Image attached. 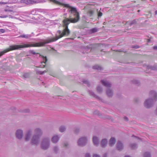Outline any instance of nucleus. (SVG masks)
<instances>
[{"instance_id": "2eb2a0df", "label": "nucleus", "mask_w": 157, "mask_h": 157, "mask_svg": "<svg viewBox=\"0 0 157 157\" xmlns=\"http://www.w3.org/2000/svg\"><path fill=\"white\" fill-rule=\"evenodd\" d=\"M31 36V35L23 34L20 35L18 37L19 38L22 37L26 39H28L30 38Z\"/></svg>"}, {"instance_id": "dca6fc26", "label": "nucleus", "mask_w": 157, "mask_h": 157, "mask_svg": "<svg viewBox=\"0 0 157 157\" xmlns=\"http://www.w3.org/2000/svg\"><path fill=\"white\" fill-rule=\"evenodd\" d=\"M53 150L54 152L57 153L59 151V147L57 145H56L54 146L53 148Z\"/></svg>"}, {"instance_id": "1a4fd4ad", "label": "nucleus", "mask_w": 157, "mask_h": 157, "mask_svg": "<svg viewBox=\"0 0 157 157\" xmlns=\"http://www.w3.org/2000/svg\"><path fill=\"white\" fill-rule=\"evenodd\" d=\"M40 56L41 58L42 61L41 62V65H40L39 67L41 68H44L45 67V64L47 61V59L46 56L40 55Z\"/></svg>"}, {"instance_id": "cd10ccee", "label": "nucleus", "mask_w": 157, "mask_h": 157, "mask_svg": "<svg viewBox=\"0 0 157 157\" xmlns=\"http://www.w3.org/2000/svg\"><path fill=\"white\" fill-rule=\"evenodd\" d=\"M83 82L84 83L87 84L88 86H89V82L88 80L84 79L83 81Z\"/></svg>"}, {"instance_id": "603ef678", "label": "nucleus", "mask_w": 157, "mask_h": 157, "mask_svg": "<svg viewBox=\"0 0 157 157\" xmlns=\"http://www.w3.org/2000/svg\"><path fill=\"white\" fill-rule=\"evenodd\" d=\"M149 41H150V40H149H149H148V41H147V42H149Z\"/></svg>"}, {"instance_id": "412c9836", "label": "nucleus", "mask_w": 157, "mask_h": 157, "mask_svg": "<svg viewBox=\"0 0 157 157\" xmlns=\"http://www.w3.org/2000/svg\"><path fill=\"white\" fill-rule=\"evenodd\" d=\"M93 13V11L92 10H88L87 13V15L90 17H91Z\"/></svg>"}, {"instance_id": "e433bc0d", "label": "nucleus", "mask_w": 157, "mask_h": 157, "mask_svg": "<svg viewBox=\"0 0 157 157\" xmlns=\"http://www.w3.org/2000/svg\"><path fill=\"white\" fill-rule=\"evenodd\" d=\"M9 16L7 15H2L0 16L1 18H6L8 17Z\"/></svg>"}, {"instance_id": "0eeeda50", "label": "nucleus", "mask_w": 157, "mask_h": 157, "mask_svg": "<svg viewBox=\"0 0 157 157\" xmlns=\"http://www.w3.org/2000/svg\"><path fill=\"white\" fill-rule=\"evenodd\" d=\"M32 131L31 129L28 130L27 131L24 137V140L25 141L28 142L30 140L32 136Z\"/></svg>"}, {"instance_id": "4468645a", "label": "nucleus", "mask_w": 157, "mask_h": 157, "mask_svg": "<svg viewBox=\"0 0 157 157\" xmlns=\"http://www.w3.org/2000/svg\"><path fill=\"white\" fill-rule=\"evenodd\" d=\"M116 140L113 137H111L109 140V145L111 147H112L115 144Z\"/></svg>"}, {"instance_id": "c9c22d12", "label": "nucleus", "mask_w": 157, "mask_h": 157, "mask_svg": "<svg viewBox=\"0 0 157 157\" xmlns=\"http://www.w3.org/2000/svg\"><path fill=\"white\" fill-rule=\"evenodd\" d=\"M29 74L28 73H25L24 75V77L25 78H27L29 77Z\"/></svg>"}, {"instance_id": "37998d69", "label": "nucleus", "mask_w": 157, "mask_h": 157, "mask_svg": "<svg viewBox=\"0 0 157 157\" xmlns=\"http://www.w3.org/2000/svg\"><path fill=\"white\" fill-rule=\"evenodd\" d=\"M103 157H107V154L106 153L103 156Z\"/></svg>"}, {"instance_id": "58836bf2", "label": "nucleus", "mask_w": 157, "mask_h": 157, "mask_svg": "<svg viewBox=\"0 0 157 157\" xmlns=\"http://www.w3.org/2000/svg\"><path fill=\"white\" fill-rule=\"evenodd\" d=\"M0 32L2 33H4L5 32V30L3 29H0Z\"/></svg>"}, {"instance_id": "6e6552de", "label": "nucleus", "mask_w": 157, "mask_h": 157, "mask_svg": "<svg viewBox=\"0 0 157 157\" xmlns=\"http://www.w3.org/2000/svg\"><path fill=\"white\" fill-rule=\"evenodd\" d=\"M60 138L59 135H55L53 136L51 139V140L52 143L56 144L58 142Z\"/></svg>"}, {"instance_id": "39448f33", "label": "nucleus", "mask_w": 157, "mask_h": 157, "mask_svg": "<svg viewBox=\"0 0 157 157\" xmlns=\"http://www.w3.org/2000/svg\"><path fill=\"white\" fill-rule=\"evenodd\" d=\"M87 142V139L86 137H82L78 140V143L79 146L83 147L85 146Z\"/></svg>"}, {"instance_id": "f03ea898", "label": "nucleus", "mask_w": 157, "mask_h": 157, "mask_svg": "<svg viewBox=\"0 0 157 157\" xmlns=\"http://www.w3.org/2000/svg\"><path fill=\"white\" fill-rule=\"evenodd\" d=\"M50 138L48 137H44L42 140L41 143V148L44 150L48 149L50 147Z\"/></svg>"}, {"instance_id": "8fccbe9b", "label": "nucleus", "mask_w": 157, "mask_h": 157, "mask_svg": "<svg viewBox=\"0 0 157 157\" xmlns=\"http://www.w3.org/2000/svg\"><path fill=\"white\" fill-rule=\"evenodd\" d=\"M155 14H157V10H156V11H155Z\"/></svg>"}, {"instance_id": "72a5a7b5", "label": "nucleus", "mask_w": 157, "mask_h": 157, "mask_svg": "<svg viewBox=\"0 0 157 157\" xmlns=\"http://www.w3.org/2000/svg\"><path fill=\"white\" fill-rule=\"evenodd\" d=\"M85 157H91V156L90 153H86L85 155Z\"/></svg>"}, {"instance_id": "13d9d810", "label": "nucleus", "mask_w": 157, "mask_h": 157, "mask_svg": "<svg viewBox=\"0 0 157 157\" xmlns=\"http://www.w3.org/2000/svg\"><path fill=\"white\" fill-rule=\"evenodd\" d=\"M83 17L85 18V16H84Z\"/></svg>"}, {"instance_id": "c756f323", "label": "nucleus", "mask_w": 157, "mask_h": 157, "mask_svg": "<svg viewBox=\"0 0 157 157\" xmlns=\"http://www.w3.org/2000/svg\"><path fill=\"white\" fill-rule=\"evenodd\" d=\"M63 145L65 147H67L69 146V144L67 142H64Z\"/></svg>"}, {"instance_id": "f257e3e1", "label": "nucleus", "mask_w": 157, "mask_h": 157, "mask_svg": "<svg viewBox=\"0 0 157 157\" xmlns=\"http://www.w3.org/2000/svg\"><path fill=\"white\" fill-rule=\"evenodd\" d=\"M34 134L31 140V143L33 145L37 146L40 143V139L43 134V131L41 128H37L34 130Z\"/></svg>"}, {"instance_id": "09e8293b", "label": "nucleus", "mask_w": 157, "mask_h": 157, "mask_svg": "<svg viewBox=\"0 0 157 157\" xmlns=\"http://www.w3.org/2000/svg\"><path fill=\"white\" fill-rule=\"evenodd\" d=\"M29 109H27V111H26V112H26V113L29 112Z\"/></svg>"}, {"instance_id": "a19ab883", "label": "nucleus", "mask_w": 157, "mask_h": 157, "mask_svg": "<svg viewBox=\"0 0 157 157\" xmlns=\"http://www.w3.org/2000/svg\"><path fill=\"white\" fill-rule=\"evenodd\" d=\"M99 113L98 111H96L94 112V114H98V115H99Z\"/></svg>"}, {"instance_id": "a878e982", "label": "nucleus", "mask_w": 157, "mask_h": 157, "mask_svg": "<svg viewBox=\"0 0 157 157\" xmlns=\"http://www.w3.org/2000/svg\"><path fill=\"white\" fill-rule=\"evenodd\" d=\"M47 71L44 70V71H39L37 72V74H40L41 75H43L44 73L47 72Z\"/></svg>"}, {"instance_id": "473e14b6", "label": "nucleus", "mask_w": 157, "mask_h": 157, "mask_svg": "<svg viewBox=\"0 0 157 157\" xmlns=\"http://www.w3.org/2000/svg\"><path fill=\"white\" fill-rule=\"evenodd\" d=\"M133 83L135 84H138L139 83V82L137 80H134L132 81Z\"/></svg>"}, {"instance_id": "b1692460", "label": "nucleus", "mask_w": 157, "mask_h": 157, "mask_svg": "<svg viewBox=\"0 0 157 157\" xmlns=\"http://www.w3.org/2000/svg\"><path fill=\"white\" fill-rule=\"evenodd\" d=\"M148 68H150L151 69L153 70H157V67L156 66H148Z\"/></svg>"}, {"instance_id": "c03bdc74", "label": "nucleus", "mask_w": 157, "mask_h": 157, "mask_svg": "<svg viewBox=\"0 0 157 157\" xmlns=\"http://www.w3.org/2000/svg\"><path fill=\"white\" fill-rule=\"evenodd\" d=\"M153 48L157 50V46H154Z\"/></svg>"}, {"instance_id": "5fc2aeb1", "label": "nucleus", "mask_w": 157, "mask_h": 157, "mask_svg": "<svg viewBox=\"0 0 157 157\" xmlns=\"http://www.w3.org/2000/svg\"><path fill=\"white\" fill-rule=\"evenodd\" d=\"M140 10H138V12H140Z\"/></svg>"}, {"instance_id": "3c124183", "label": "nucleus", "mask_w": 157, "mask_h": 157, "mask_svg": "<svg viewBox=\"0 0 157 157\" xmlns=\"http://www.w3.org/2000/svg\"><path fill=\"white\" fill-rule=\"evenodd\" d=\"M124 157H130L129 156L127 155V156H125Z\"/></svg>"}, {"instance_id": "2f4dec72", "label": "nucleus", "mask_w": 157, "mask_h": 157, "mask_svg": "<svg viewBox=\"0 0 157 157\" xmlns=\"http://www.w3.org/2000/svg\"><path fill=\"white\" fill-rule=\"evenodd\" d=\"M136 23V20H135L132 21V22H130L129 24L131 25H132V24H135Z\"/></svg>"}, {"instance_id": "4c0bfd02", "label": "nucleus", "mask_w": 157, "mask_h": 157, "mask_svg": "<svg viewBox=\"0 0 157 157\" xmlns=\"http://www.w3.org/2000/svg\"><path fill=\"white\" fill-rule=\"evenodd\" d=\"M93 157H101L98 154H95L93 155Z\"/></svg>"}, {"instance_id": "423d86ee", "label": "nucleus", "mask_w": 157, "mask_h": 157, "mask_svg": "<svg viewBox=\"0 0 157 157\" xmlns=\"http://www.w3.org/2000/svg\"><path fill=\"white\" fill-rule=\"evenodd\" d=\"M15 134L16 137L17 139L21 140L23 136V130L20 129H17L16 131Z\"/></svg>"}, {"instance_id": "f3484780", "label": "nucleus", "mask_w": 157, "mask_h": 157, "mask_svg": "<svg viewBox=\"0 0 157 157\" xmlns=\"http://www.w3.org/2000/svg\"><path fill=\"white\" fill-rule=\"evenodd\" d=\"M23 2L26 4H32L35 3L34 1L32 0H23Z\"/></svg>"}, {"instance_id": "f8f14e48", "label": "nucleus", "mask_w": 157, "mask_h": 157, "mask_svg": "<svg viewBox=\"0 0 157 157\" xmlns=\"http://www.w3.org/2000/svg\"><path fill=\"white\" fill-rule=\"evenodd\" d=\"M123 147L124 146L122 143L120 141H118L117 144V149L119 151H121L123 149Z\"/></svg>"}, {"instance_id": "49530a36", "label": "nucleus", "mask_w": 157, "mask_h": 157, "mask_svg": "<svg viewBox=\"0 0 157 157\" xmlns=\"http://www.w3.org/2000/svg\"><path fill=\"white\" fill-rule=\"evenodd\" d=\"M134 48H138V47L137 46H134Z\"/></svg>"}, {"instance_id": "864d4df0", "label": "nucleus", "mask_w": 157, "mask_h": 157, "mask_svg": "<svg viewBox=\"0 0 157 157\" xmlns=\"http://www.w3.org/2000/svg\"><path fill=\"white\" fill-rule=\"evenodd\" d=\"M5 11H8V10H5ZM12 10H8V11H12Z\"/></svg>"}, {"instance_id": "de8ad7c7", "label": "nucleus", "mask_w": 157, "mask_h": 157, "mask_svg": "<svg viewBox=\"0 0 157 157\" xmlns=\"http://www.w3.org/2000/svg\"><path fill=\"white\" fill-rule=\"evenodd\" d=\"M32 53L33 54H36V53H35V52H34V51H32Z\"/></svg>"}, {"instance_id": "79ce46f5", "label": "nucleus", "mask_w": 157, "mask_h": 157, "mask_svg": "<svg viewBox=\"0 0 157 157\" xmlns=\"http://www.w3.org/2000/svg\"><path fill=\"white\" fill-rule=\"evenodd\" d=\"M50 75H52L54 77H56V75L55 74H51Z\"/></svg>"}, {"instance_id": "c85d7f7f", "label": "nucleus", "mask_w": 157, "mask_h": 157, "mask_svg": "<svg viewBox=\"0 0 157 157\" xmlns=\"http://www.w3.org/2000/svg\"><path fill=\"white\" fill-rule=\"evenodd\" d=\"M91 31L93 33L96 32L98 31V29L96 28H93L91 30Z\"/></svg>"}, {"instance_id": "a18cd8bd", "label": "nucleus", "mask_w": 157, "mask_h": 157, "mask_svg": "<svg viewBox=\"0 0 157 157\" xmlns=\"http://www.w3.org/2000/svg\"><path fill=\"white\" fill-rule=\"evenodd\" d=\"M124 119L125 120V121H127L128 120V118L126 117H124Z\"/></svg>"}, {"instance_id": "20e7f679", "label": "nucleus", "mask_w": 157, "mask_h": 157, "mask_svg": "<svg viewBox=\"0 0 157 157\" xmlns=\"http://www.w3.org/2000/svg\"><path fill=\"white\" fill-rule=\"evenodd\" d=\"M155 102L151 98L147 99L144 101V106L147 108H150L153 106Z\"/></svg>"}, {"instance_id": "aec40b11", "label": "nucleus", "mask_w": 157, "mask_h": 157, "mask_svg": "<svg viewBox=\"0 0 157 157\" xmlns=\"http://www.w3.org/2000/svg\"><path fill=\"white\" fill-rule=\"evenodd\" d=\"M93 69H97L98 70H101L102 69L101 67L98 65H96L94 66L93 67Z\"/></svg>"}, {"instance_id": "6e6d98bb", "label": "nucleus", "mask_w": 157, "mask_h": 157, "mask_svg": "<svg viewBox=\"0 0 157 157\" xmlns=\"http://www.w3.org/2000/svg\"><path fill=\"white\" fill-rule=\"evenodd\" d=\"M105 22H104V23H103V24H104V25H105Z\"/></svg>"}, {"instance_id": "7c9ffc66", "label": "nucleus", "mask_w": 157, "mask_h": 157, "mask_svg": "<svg viewBox=\"0 0 157 157\" xmlns=\"http://www.w3.org/2000/svg\"><path fill=\"white\" fill-rule=\"evenodd\" d=\"M79 129L78 128H76L75 129V132L76 133H78L79 132Z\"/></svg>"}, {"instance_id": "f704fd0d", "label": "nucleus", "mask_w": 157, "mask_h": 157, "mask_svg": "<svg viewBox=\"0 0 157 157\" xmlns=\"http://www.w3.org/2000/svg\"><path fill=\"white\" fill-rule=\"evenodd\" d=\"M90 95L94 97H95V95L94 92L92 91H90Z\"/></svg>"}, {"instance_id": "5701e85b", "label": "nucleus", "mask_w": 157, "mask_h": 157, "mask_svg": "<svg viewBox=\"0 0 157 157\" xmlns=\"http://www.w3.org/2000/svg\"><path fill=\"white\" fill-rule=\"evenodd\" d=\"M144 157H151L150 153L148 152L145 153L144 155Z\"/></svg>"}, {"instance_id": "ddd939ff", "label": "nucleus", "mask_w": 157, "mask_h": 157, "mask_svg": "<svg viewBox=\"0 0 157 157\" xmlns=\"http://www.w3.org/2000/svg\"><path fill=\"white\" fill-rule=\"evenodd\" d=\"M108 143V140L106 139H103L101 141V146L102 147H106Z\"/></svg>"}, {"instance_id": "ea45409f", "label": "nucleus", "mask_w": 157, "mask_h": 157, "mask_svg": "<svg viewBox=\"0 0 157 157\" xmlns=\"http://www.w3.org/2000/svg\"><path fill=\"white\" fill-rule=\"evenodd\" d=\"M155 114L157 116V107L156 108L154 112Z\"/></svg>"}, {"instance_id": "4be33fe9", "label": "nucleus", "mask_w": 157, "mask_h": 157, "mask_svg": "<svg viewBox=\"0 0 157 157\" xmlns=\"http://www.w3.org/2000/svg\"><path fill=\"white\" fill-rule=\"evenodd\" d=\"M50 1L59 5L61 6V3L56 0H49Z\"/></svg>"}, {"instance_id": "4d7b16f0", "label": "nucleus", "mask_w": 157, "mask_h": 157, "mask_svg": "<svg viewBox=\"0 0 157 157\" xmlns=\"http://www.w3.org/2000/svg\"><path fill=\"white\" fill-rule=\"evenodd\" d=\"M38 54V55H40L38 53H37L36 54Z\"/></svg>"}, {"instance_id": "9d476101", "label": "nucleus", "mask_w": 157, "mask_h": 157, "mask_svg": "<svg viewBox=\"0 0 157 157\" xmlns=\"http://www.w3.org/2000/svg\"><path fill=\"white\" fill-rule=\"evenodd\" d=\"M150 95L152 97L153 101L156 102L157 101V92L155 90H152L149 93Z\"/></svg>"}, {"instance_id": "7ed1b4c3", "label": "nucleus", "mask_w": 157, "mask_h": 157, "mask_svg": "<svg viewBox=\"0 0 157 157\" xmlns=\"http://www.w3.org/2000/svg\"><path fill=\"white\" fill-rule=\"evenodd\" d=\"M101 82L103 85L107 88L106 92L107 96L109 97H112L113 95V92L112 90L110 88L111 86V83L105 80H101Z\"/></svg>"}, {"instance_id": "393cba45", "label": "nucleus", "mask_w": 157, "mask_h": 157, "mask_svg": "<svg viewBox=\"0 0 157 157\" xmlns=\"http://www.w3.org/2000/svg\"><path fill=\"white\" fill-rule=\"evenodd\" d=\"M131 147L132 149H134L137 147V146L136 144H131Z\"/></svg>"}, {"instance_id": "9b49d317", "label": "nucleus", "mask_w": 157, "mask_h": 157, "mask_svg": "<svg viewBox=\"0 0 157 157\" xmlns=\"http://www.w3.org/2000/svg\"><path fill=\"white\" fill-rule=\"evenodd\" d=\"M93 143L94 145L98 146L99 143V138L96 136H94L92 139Z\"/></svg>"}, {"instance_id": "bb28decb", "label": "nucleus", "mask_w": 157, "mask_h": 157, "mask_svg": "<svg viewBox=\"0 0 157 157\" xmlns=\"http://www.w3.org/2000/svg\"><path fill=\"white\" fill-rule=\"evenodd\" d=\"M97 11L98 17H101L102 15V13L101 12H100V10H99L98 11V10H97Z\"/></svg>"}, {"instance_id": "6ab92c4d", "label": "nucleus", "mask_w": 157, "mask_h": 157, "mask_svg": "<svg viewBox=\"0 0 157 157\" xmlns=\"http://www.w3.org/2000/svg\"><path fill=\"white\" fill-rule=\"evenodd\" d=\"M97 90L98 92L99 93H101L103 91V89L100 86H98L97 87Z\"/></svg>"}, {"instance_id": "a211bd4d", "label": "nucleus", "mask_w": 157, "mask_h": 157, "mask_svg": "<svg viewBox=\"0 0 157 157\" xmlns=\"http://www.w3.org/2000/svg\"><path fill=\"white\" fill-rule=\"evenodd\" d=\"M66 126L64 125L61 126L59 128V131L61 132H64L66 130Z\"/></svg>"}]
</instances>
